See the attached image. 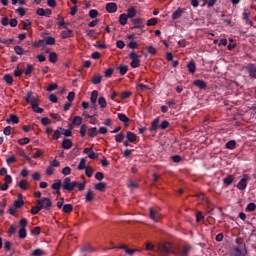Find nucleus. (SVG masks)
Wrapping results in <instances>:
<instances>
[{
    "label": "nucleus",
    "instance_id": "1",
    "mask_svg": "<svg viewBox=\"0 0 256 256\" xmlns=\"http://www.w3.org/2000/svg\"><path fill=\"white\" fill-rule=\"evenodd\" d=\"M158 250L161 255L187 256L191 252V246L185 245L180 247H174L171 242H162L158 245Z\"/></svg>",
    "mask_w": 256,
    "mask_h": 256
},
{
    "label": "nucleus",
    "instance_id": "2",
    "mask_svg": "<svg viewBox=\"0 0 256 256\" xmlns=\"http://www.w3.org/2000/svg\"><path fill=\"white\" fill-rule=\"evenodd\" d=\"M62 187L64 191H69V193H71V191H74L75 187H77V181L71 182V178L66 177L63 181Z\"/></svg>",
    "mask_w": 256,
    "mask_h": 256
},
{
    "label": "nucleus",
    "instance_id": "3",
    "mask_svg": "<svg viewBox=\"0 0 256 256\" xmlns=\"http://www.w3.org/2000/svg\"><path fill=\"white\" fill-rule=\"evenodd\" d=\"M37 205H40V207H42V209L49 211L51 209V207L53 206V202H51V199L44 197L37 201Z\"/></svg>",
    "mask_w": 256,
    "mask_h": 256
},
{
    "label": "nucleus",
    "instance_id": "4",
    "mask_svg": "<svg viewBox=\"0 0 256 256\" xmlns=\"http://www.w3.org/2000/svg\"><path fill=\"white\" fill-rule=\"evenodd\" d=\"M25 101L26 103H29L31 107H37V103H39L38 98L33 96V92L31 91L27 92Z\"/></svg>",
    "mask_w": 256,
    "mask_h": 256
},
{
    "label": "nucleus",
    "instance_id": "5",
    "mask_svg": "<svg viewBox=\"0 0 256 256\" xmlns=\"http://www.w3.org/2000/svg\"><path fill=\"white\" fill-rule=\"evenodd\" d=\"M248 174H243L242 179L237 184V189L239 191H245L247 189V181H249Z\"/></svg>",
    "mask_w": 256,
    "mask_h": 256
},
{
    "label": "nucleus",
    "instance_id": "6",
    "mask_svg": "<svg viewBox=\"0 0 256 256\" xmlns=\"http://www.w3.org/2000/svg\"><path fill=\"white\" fill-rule=\"evenodd\" d=\"M53 12L51 11V9H43V8H38L36 10V15H39L40 17H51V14Z\"/></svg>",
    "mask_w": 256,
    "mask_h": 256
},
{
    "label": "nucleus",
    "instance_id": "7",
    "mask_svg": "<svg viewBox=\"0 0 256 256\" xmlns=\"http://www.w3.org/2000/svg\"><path fill=\"white\" fill-rule=\"evenodd\" d=\"M246 71H248L249 73V77H251V79H256V65L255 64H248L246 66Z\"/></svg>",
    "mask_w": 256,
    "mask_h": 256
},
{
    "label": "nucleus",
    "instance_id": "8",
    "mask_svg": "<svg viewBox=\"0 0 256 256\" xmlns=\"http://www.w3.org/2000/svg\"><path fill=\"white\" fill-rule=\"evenodd\" d=\"M61 180L56 179L54 183L52 184V189H54V195H61Z\"/></svg>",
    "mask_w": 256,
    "mask_h": 256
},
{
    "label": "nucleus",
    "instance_id": "9",
    "mask_svg": "<svg viewBox=\"0 0 256 256\" xmlns=\"http://www.w3.org/2000/svg\"><path fill=\"white\" fill-rule=\"evenodd\" d=\"M132 23L134 24V29H145V24H143V18L132 19Z\"/></svg>",
    "mask_w": 256,
    "mask_h": 256
},
{
    "label": "nucleus",
    "instance_id": "10",
    "mask_svg": "<svg viewBox=\"0 0 256 256\" xmlns=\"http://www.w3.org/2000/svg\"><path fill=\"white\" fill-rule=\"evenodd\" d=\"M99 97V92L97 90L92 91L90 101L92 103L93 109H97V98Z\"/></svg>",
    "mask_w": 256,
    "mask_h": 256
},
{
    "label": "nucleus",
    "instance_id": "11",
    "mask_svg": "<svg viewBox=\"0 0 256 256\" xmlns=\"http://www.w3.org/2000/svg\"><path fill=\"white\" fill-rule=\"evenodd\" d=\"M149 213L150 219H152L153 221H159V219H161V215L159 214V212H157V210L150 208Z\"/></svg>",
    "mask_w": 256,
    "mask_h": 256
},
{
    "label": "nucleus",
    "instance_id": "12",
    "mask_svg": "<svg viewBox=\"0 0 256 256\" xmlns=\"http://www.w3.org/2000/svg\"><path fill=\"white\" fill-rule=\"evenodd\" d=\"M106 11L108 13H117V4L115 2L106 4Z\"/></svg>",
    "mask_w": 256,
    "mask_h": 256
},
{
    "label": "nucleus",
    "instance_id": "13",
    "mask_svg": "<svg viewBox=\"0 0 256 256\" xmlns=\"http://www.w3.org/2000/svg\"><path fill=\"white\" fill-rule=\"evenodd\" d=\"M193 85H195V87H199L201 90L207 89V82H205V80H194Z\"/></svg>",
    "mask_w": 256,
    "mask_h": 256
},
{
    "label": "nucleus",
    "instance_id": "14",
    "mask_svg": "<svg viewBox=\"0 0 256 256\" xmlns=\"http://www.w3.org/2000/svg\"><path fill=\"white\" fill-rule=\"evenodd\" d=\"M81 253H95V248L91 246V244H87L81 247L80 249Z\"/></svg>",
    "mask_w": 256,
    "mask_h": 256
},
{
    "label": "nucleus",
    "instance_id": "15",
    "mask_svg": "<svg viewBox=\"0 0 256 256\" xmlns=\"http://www.w3.org/2000/svg\"><path fill=\"white\" fill-rule=\"evenodd\" d=\"M181 15H183V10L181 7L177 8L173 13H172V19L173 21H177V19H181Z\"/></svg>",
    "mask_w": 256,
    "mask_h": 256
},
{
    "label": "nucleus",
    "instance_id": "16",
    "mask_svg": "<svg viewBox=\"0 0 256 256\" xmlns=\"http://www.w3.org/2000/svg\"><path fill=\"white\" fill-rule=\"evenodd\" d=\"M71 147H73V141H71V139L64 138L62 141V149L69 150Z\"/></svg>",
    "mask_w": 256,
    "mask_h": 256
},
{
    "label": "nucleus",
    "instance_id": "17",
    "mask_svg": "<svg viewBox=\"0 0 256 256\" xmlns=\"http://www.w3.org/2000/svg\"><path fill=\"white\" fill-rule=\"evenodd\" d=\"M235 181V176L229 174L223 179V183L226 185V187H229L233 182Z\"/></svg>",
    "mask_w": 256,
    "mask_h": 256
},
{
    "label": "nucleus",
    "instance_id": "18",
    "mask_svg": "<svg viewBox=\"0 0 256 256\" xmlns=\"http://www.w3.org/2000/svg\"><path fill=\"white\" fill-rule=\"evenodd\" d=\"M126 138L129 141V143H135V141H137V134H135L131 131H128L126 133Z\"/></svg>",
    "mask_w": 256,
    "mask_h": 256
},
{
    "label": "nucleus",
    "instance_id": "19",
    "mask_svg": "<svg viewBox=\"0 0 256 256\" xmlns=\"http://www.w3.org/2000/svg\"><path fill=\"white\" fill-rule=\"evenodd\" d=\"M99 131H97V127H92L88 129V137L91 139H94V137H97Z\"/></svg>",
    "mask_w": 256,
    "mask_h": 256
},
{
    "label": "nucleus",
    "instance_id": "20",
    "mask_svg": "<svg viewBox=\"0 0 256 256\" xmlns=\"http://www.w3.org/2000/svg\"><path fill=\"white\" fill-rule=\"evenodd\" d=\"M61 37H62V39H69V38L73 37V30L67 29L65 31H62Z\"/></svg>",
    "mask_w": 256,
    "mask_h": 256
},
{
    "label": "nucleus",
    "instance_id": "21",
    "mask_svg": "<svg viewBox=\"0 0 256 256\" xmlns=\"http://www.w3.org/2000/svg\"><path fill=\"white\" fill-rule=\"evenodd\" d=\"M7 123H14V125H17L19 123V116L15 114H10V118L6 120Z\"/></svg>",
    "mask_w": 256,
    "mask_h": 256
},
{
    "label": "nucleus",
    "instance_id": "22",
    "mask_svg": "<svg viewBox=\"0 0 256 256\" xmlns=\"http://www.w3.org/2000/svg\"><path fill=\"white\" fill-rule=\"evenodd\" d=\"M127 17L128 19H133V17H135L137 15V10H135V7H130L127 10Z\"/></svg>",
    "mask_w": 256,
    "mask_h": 256
},
{
    "label": "nucleus",
    "instance_id": "23",
    "mask_svg": "<svg viewBox=\"0 0 256 256\" xmlns=\"http://www.w3.org/2000/svg\"><path fill=\"white\" fill-rule=\"evenodd\" d=\"M187 69L189 73H195V71H197V66L195 65V61H190L187 64Z\"/></svg>",
    "mask_w": 256,
    "mask_h": 256
},
{
    "label": "nucleus",
    "instance_id": "24",
    "mask_svg": "<svg viewBox=\"0 0 256 256\" xmlns=\"http://www.w3.org/2000/svg\"><path fill=\"white\" fill-rule=\"evenodd\" d=\"M43 210V206H40L39 204H37L36 206H33L30 210L31 215H37L39 213V211Z\"/></svg>",
    "mask_w": 256,
    "mask_h": 256
},
{
    "label": "nucleus",
    "instance_id": "25",
    "mask_svg": "<svg viewBox=\"0 0 256 256\" xmlns=\"http://www.w3.org/2000/svg\"><path fill=\"white\" fill-rule=\"evenodd\" d=\"M159 118H155L151 123L150 131H157L159 129Z\"/></svg>",
    "mask_w": 256,
    "mask_h": 256
},
{
    "label": "nucleus",
    "instance_id": "26",
    "mask_svg": "<svg viewBox=\"0 0 256 256\" xmlns=\"http://www.w3.org/2000/svg\"><path fill=\"white\" fill-rule=\"evenodd\" d=\"M128 19L129 18H128L127 14H125V13L121 14L119 16V23H120V25H123V26L127 25V20Z\"/></svg>",
    "mask_w": 256,
    "mask_h": 256
},
{
    "label": "nucleus",
    "instance_id": "27",
    "mask_svg": "<svg viewBox=\"0 0 256 256\" xmlns=\"http://www.w3.org/2000/svg\"><path fill=\"white\" fill-rule=\"evenodd\" d=\"M83 123V118L81 116H75L72 121V125L79 127Z\"/></svg>",
    "mask_w": 256,
    "mask_h": 256
},
{
    "label": "nucleus",
    "instance_id": "28",
    "mask_svg": "<svg viewBox=\"0 0 256 256\" xmlns=\"http://www.w3.org/2000/svg\"><path fill=\"white\" fill-rule=\"evenodd\" d=\"M118 119L119 121H121L122 123H129V121H131V119H129V117H127L126 114L123 113H119L118 114Z\"/></svg>",
    "mask_w": 256,
    "mask_h": 256
},
{
    "label": "nucleus",
    "instance_id": "29",
    "mask_svg": "<svg viewBox=\"0 0 256 256\" xmlns=\"http://www.w3.org/2000/svg\"><path fill=\"white\" fill-rule=\"evenodd\" d=\"M18 187H20V189H23V191H27V189L29 188V182L27 180H21L18 184Z\"/></svg>",
    "mask_w": 256,
    "mask_h": 256
},
{
    "label": "nucleus",
    "instance_id": "30",
    "mask_svg": "<svg viewBox=\"0 0 256 256\" xmlns=\"http://www.w3.org/2000/svg\"><path fill=\"white\" fill-rule=\"evenodd\" d=\"M57 21H58L59 27H63V29H67V27L65 26V18H63L61 14H58Z\"/></svg>",
    "mask_w": 256,
    "mask_h": 256
},
{
    "label": "nucleus",
    "instance_id": "31",
    "mask_svg": "<svg viewBox=\"0 0 256 256\" xmlns=\"http://www.w3.org/2000/svg\"><path fill=\"white\" fill-rule=\"evenodd\" d=\"M237 147V142L235 140H230L226 143V149L233 150Z\"/></svg>",
    "mask_w": 256,
    "mask_h": 256
},
{
    "label": "nucleus",
    "instance_id": "32",
    "mask_svg": "<svg viewBox=\"0 0 256 256\" xmlns=\"http://www.w3.org/2000/svg\"><path fill=\"white\" fill-rule=\"evenodd\" d=\"M102 79H103V76L98 74L92 78V84L99 85V83H101Z\"/></svg>",
    "mask_w": 256,
    "mask_h": 256
},
{
    "label": "nucleus",
    "instance_id": "33",
    "mask_svg": "<svg viewBox=\"0 0 256 256\" xmlns=\"http://www.w3.org/2000/svg\"><path fill=\"white\" fill-rule=\"evenodd\" d=\"M87 160L85 159V158H82L81 160H80V163H79V165H78V170L79 171H83V169H86L87 168Z\"/></svg>",
    "mask_w": 256,
    "mask_h": 256
},
{
    "label": "nucleus",
    "instance_id": "34",
    "mask_svg": "<svg viewBox=\"0 0 256 256\" xmlns=\"http://www.w3.org/2000/svg\"><path fill=\"white\" fill-rule=\"evenodd\" d=\"M120 75H126L127 72L129 71V66L123 65L118 67Z\"/></svg>",
    "mask_w": 256,
    "mask_h": 256
},
{
    "label": "nucleus",
    "instance_id": "35",
    "mask_svg": "<svg viewBox=\"0 0 256 256\" xmlns=\"http://www.w3.org/2000/svg\"><path fill=\"white\" fill-rule=\"evenodd\" d=\"M58 60V56L55 52H50L49 53V61L50 63H56Z\"/></svg>",
    "mask_w": 256,
    "mask_h": 256
},
{
    "label": "nucleus",
    "instance_id": "36",
    "mask_svg": "<svg viewBox=\"0 0 256 256\" xmlns=\"http://www.w3.org/2000/svg\"><path fill=\"white\" fill-rule=\"evenodd\" d=\"M85 199L88 203H90L91 201H93L94 199V194H93V190H88Z\"/></svg>",
    "mask_w": 256,
    "mask_h": 256
},
{
    "label": "nucleus",
    "instance_id": "37",
    "mask_svg": "<svg viewBox=\"0 0 256 256\" xmlns=\"http://www.w3.org/2000/svg\"><path fill=\"white\" fill-rule=\"evenodd\" d=\"M63 213H71L73 211V205L65 204L62 208Z\"/></svg>",
    "mask_w": 256,
    "mask_h": 256
},
{
    "label": "nucleus",
    "instance_id": "38",
    "mask_svg": "<svg viewBox=\"0 0 256 256\" xmlns=\"http://www.w3.org/2000/svg\"><path fill=\"white\" fill-rule=\"evenodd\" d=\"M99 17V11L92 9L89 11V18L90 19H97Z\"/></svg>",
    "mask_w": 256,
    "mask_h": 256
},
{
    "label": "nucleus",
    "instance_id": "39",
    "mask_svg": "<svg viewBox=\"0 0 256 256\" xmlns=\"http://www.w3.org/2000/svg\"><path fill=\"white\" fill-rule=\"evenodd\" d=\"M4 81L8 84V85H13V76L11 74H6L4 75Z\"/></svg>",
    "mask_w": 256,
    "mask_h": 256
},
{
    "label": "nucleus",
    "instance_id": "40",
    "mask_svg": "<svg viewBox=\"0 0 256 256\" xmlns=\"http://www.w3.org/2000/svg\"><path fill=\"white\" fill-rule=\"evenodd\" d=\"M98 104L100 105L101 109H105V107H107V100H105V97H100L98 99Z\"/></svg>",
    "mask_w": 256,
    "mask_h": 256
},
{
    "label": "nucleus",
    "instance_id": "41",
    "mask_svg": "<svg viewBox=\"0 0 256 256\" xmlns=\"http://www.w3.org/2000/svg\"><path fill=\"white\" fill-rule=\"evenodd\" d=\"M24 205H25V202L22 199L14 201L15 209H21Z\"/></svg>",
    "mask_w": 256,
    "mask_h": 256
},
{
    "label": "nucleus",
    "instance_id": "42",
    "mask_svg": "<svg viewBox=\"0 0 256 256\" xmlns=\"http://www.w3.org/2000/svg\"><path fill=\"white\" fill-rule=\"evenodd\" d=\"M130 66L132 67V69H137L138 67H141V60H132Z\"/></svg>",
    "mask_w": 256,
    "mask_h": 256
},
{
    "label": "nucleus",
    "instance_id": "43",
    "mask_svg": "<svg viewBox=\"0 0 256 256\" xmlns=\"http://www.w3.org/2000/svg\"><path fill=\"white\" fill-rule=\"evenodd\" d=\"M45 45H46L45 40H39V41L33 43V47L35 49H39V47H45Z\"/></svg>",
    "mask_w": 256,
    "mask_h": 256
},
{
    "label": "nucleus",
    "instance_id": "44",
    "mask_svg": "<svg viewBox=\"0 0 256 256\" xmlns=\"http://www.w3.org/2000/svg\"><path fill=\"white\" fill-rule=\"evenodd\" d=\"M255 209H256V204L253 203V202L249 203V204L247 205V207H246V211H247L248 213H253V211H255Z\"/></svg>",
    "mask_w": 256,
    "mask_h": 256
},
{
    "label": "nucleus",
    "instance_id": "45",
    "mask_svg": "<svg viewBox=\"0 0 256 256\" xmlns=\"http://www.w3.org/2000/svg\"><path fill=\"white\" fill-rule=\"evenodd\" d=\"M107 187V184L104 182H99L98 184L95 185V189L97 191H103Z\"/></svg>",
    "mask_w": 256,
    "mask_h": 256
},
{
    "label": "nucleus",
    "instance_id": "46",
    "mask_svg": "<svg viewBox=\"0 0 256 256\" xmlns=\"http://www.w3.org/2000/svg\"><path fill=\"white\" fill-rule=\"evenodd\" d=\"M30 142H31V139H29L28 137H25L18 140V145H29Z\"/></svg>",
    "mask_w": 256,
    "mask_h": 256
},
{
    "label": "nucleus",
    "instance_id": "47",
    "mask_svg": "<svg viewBox=\"0 0 256 256\" xmlns=\"http://www.w3.org/2000/svg\"><path fill=\"white\" fill-rule=\"evenodd\" d=\"M133 95V92L131 91H127V92H122L120 95V99H129V97H131Z\"/></svg>",
    "mask_w": 256,
    "mask_h": 256
},
{
    "label": "nucleus",
    "instance_id": "48",
    "mask_svg": "<svg viewBox=\"0 0 256 256\" xmlns=\"http://www.w3.org/2000/svg\"><path fill=\"white\" fill-rule=\"evenodd\" d=\"M18 235L19 239H25V237H27V230L25 228H20Z\"/></svg>",
    "mask_w": 256,
    "mask_h": 256
},
{
    "label": "nucleus",
    "instance_id": "49",
    "mask_svg": "<svg viewBox=\"0 0 256 256\" xmlns=\"http://www.w3.org/2000/svg\"><path fill=\"white\" fill-rule=\"evenodd\" d=\"M125 139V134L119 133L115 136L116 143H123V140Z\"/></svg>",
    "mask_w": 256,
    "mask_h": 256
},
{
    "label": "nucleus",
    "instance_id": "50",
    "mask_svg": "<svg viewBox=\"0 0 256 256\" xmlns=\"http://www.w3.org/2000/svg\"><path fill=\"white\" fill-rule=\"evenodd\" d=\"M157 18H151L147 21V27H155L157 25Z\"/></svg>",
    "mask_w": 256,
    "mask_h": 256
},
{
    "label": "nucleus",
    "instance_id": "51",
    "mask_svg": "<svg viewBox=\"0 0 256 256\" xmlns=\"http://www.w3.org/2000/svg\"><path fill=\"white\" fill-rule=\"evenodd\" d=\"M14 51L16 55H24L25 50L21 46H15Z\"/></svg>",
    "mask_w": 256,
    "mask_h": 256
},
{
    "label": "nucleus",
    "instance_id": "52",
    "mask_svg": "<svg viewBox=\"0 0 256 256\" xmlns=\"http://www.w3.org/2000/svg\"><path fill=\"white\" fill-rule=\"evenodd\" d=\"M79 133H80L81 137H85V135L87 134V125L86 124L81 125Z\"/></svg>",
    "mask_w": 256,
    "mask_h": 256
},
{
    "label": "nucleus",
    "instance_id": "53",
    "mask_svg": "<svg viewBox=\"0 0 256 256\" xmlns=\"http://www.w3.org/2000/svg\"><path fill=\"white\" fill-rule=\"evenodd\" d=\"M59 86L57 85V83H51L48 85L46 91H48L49 93H51V91H55V89H57Z\"/></svg>",
    "mask_w": 256,
    "mask_h": 256
},
{
    "label": "nucleus",
    "instance_id": "54",
    "mask_svg": "<svg viewBox=\"0 0 256 256\" xmlns=\"http://www.w3.org/2000/svg\"><path fill=\"white\" fill-rule=\"evenodd\" d=\"M60 131H63V136L64 137H71L73 135V132H71V130L69 129H63V128H59Z\"/></svg>",
    "mask_w": 256,
    "mask_h": 256
},
{
    "label": "nucleus",
    "instance_id": "55",
    "mask_svg": "<svg viewBox=\"0 0 256 256\" xmlns=\"http://www.w3.org/2000/svg\"><path fill=\"white\" fill-rule=\"evenodd\" d=\"M46 45H55V38L53 36H49L45 40Z\"/></svg>",
    "mask_w": 256,
    "mask_h": 256
},
{
    "label": "nucleus",
    "instance_id": "56",
    "mask_svg": "<svg viewBox=\"0 0 256 256\" xmlns=\"http://www.w3.org/2000/svg\"><path fill=\"white\" fill-rule=\"evenodd\" d=\"M16 161H17V158H15V156H10L6 159V163L9 166L13 165V163H16Z\"/></svg>",
    "mask_w": 256,
    "mask_h": 256
},
{
    "label": "nucleus",
    "instance_id": "57",
    "mask_svg": "<svg viewBox=\"0 0 256 256\" xmlns=\"http://www.w3.org/2000/svg\"><path fill=\"white\" fill-rule=\"evenodd\" d=\"M85 185H87L86 182L80 183V182L76 181V187H77L78 191H83L85 189Z\"/></svg>",
    "mask_w": 256,
    "mask_h": 256
},
{
    "label": "nucleus",
    "instance_id": "58",
    "mask_svg": "<svg viewBox=\"0 0 256 256\" xmlns=\"http://www.w3.org/2000/svg\"><path fill=\"white\" fill-rule=\"evenodd\" d=\"M205 219V216H203V212L199 211L196 213V222L199 223Z\"/></svg>",
    "mask_w": 256,
    "mask_h": 256
},
{
    "label": "nucleus",
    "instance_id": "59",
    "mask_svg": "<svg viewBox=\"0 0 256 256\" xmlns=\"http://www.w3.org/2000/svg\"><path fill=\"white\" fill-rule=\"evenodd\" d=\"M136 89H137V91H147V89H149V86H147L145 84H138Z\"/></svg>",
    "mask_w": 256,
    "mask_h": 256
},
{
    "label": "nucleus",
    "instance_id": "60",
    "mask_svg": "<svg viewBox=\"0 0 256 256\" xmlns=\"http://www.w3.org/2000/svg\"><path fill=\"white\" fill-rule=\"evenodd\" d=\"M33 65L28 64L26 69H25V75H31L33 73Z\"/></svg>",
    "mask_w": 256,
    "mask_h": 256
},
{
    "label": "nucleus",
    "instance_id": "61",
    "mask_svg": "<svg viewBox=\"0 0 256 256\" xmlns=\"http://www.w3.org/2000/svg\"><path fill=\"white\" fill-rule=\"evenodd\" d=\"M27 223H28L27 218H22L19 222L21 229H25V227H27Z\"/></svg>",
    "mask_w": 256,
    "mask_h": 256
},
{
    "label": "nucleus",
    "instance_id": "62",
    "mask_svg": "<svg viewBox=\"0 0 256 256\" xmlns=\"http://www.w3.org/2000/svg\"><path fill=\"white\" fill-rule=\"evenodd\" d=\"M167 128H169V121L167 120L162 121V123L160 124V129L164 131Z\"/></svg>",
    "mask_w": 256,
    "mask_h": 256
},
{
    "label": "nucleus",
    "instance_id": "63",
    "mask_svg": "<svg viewBox=\"0 0 256 256\" xmlns=\"http://www.w3.org/2000/svg\"><path fill=\"white\" fill-rule=\"evenodd\" d=\"M41 123L46 127V125H51V119L44 117L41 119Z\"/></svg>",
    "mask_w": 256,
    "mask_h": 256
},
{
    "label": "nucleus",
    "instance_id": "64",
    "mask_svg": "<svg viewBox=\"0 0 256 256\" xmlns=\"http://www.w3.org/2000/svg\"><path fill=\"white\" fill-rule=\"evenodd\" d=\"M113 75V68H108L105 72H104V77L109 78Z\"/></svg>",
    "mask_w": 256,
    "mask_h": 256
}]
</instances>
